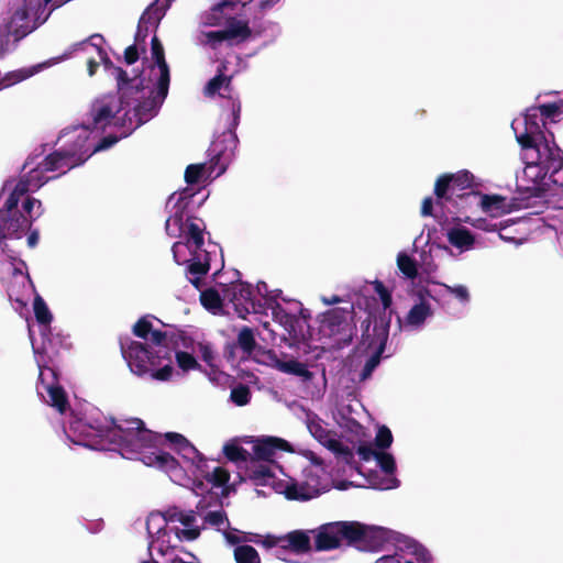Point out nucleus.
<instances>
[{"instance_id": "f257e3e1", "label": "nucleus", "mask_w": 563, "mask_h": 563, "mask_svg": "<svg viewBox=\"0 0 563 563\" xmlns=\"http://www.w3.org/2000/svg\"><path fill=\"white\" fill-rule=\"evenodd\" d=\"M537 119V114H526L523 132L516 133V140L525 151V163L527 167H540L552 184L563 187V151L552 133L551 139L544 134Z\"/></svg>"}, {"instance_id": "f03ea898", "label": "nucleus", "mask_w": 563, "mask_h": 563, "mask_svg": "<svg viewBox=\"0 0 563 563\" xmlns=\"http://www.w3.org/2000/svg\"><path fill=\"white\" fill-rule=\"evenodd\" d=\"M332 308L320 316L319 333L331 340L332 347L343 349L349 345L356 331L354 322V306Z\"/></svg>"}, {"instance_id": "7ed1b4c3", "label": "nucleus", "mask_w": 563, "mask_h": 563, "mask_svg": "<svg viewBox=\"0 0 563 563\" xmlns=\"http://www.w3.org/2000/svg\"><path fill=\"white\" fill-rule=\"evenodd\" d=\"M119 344L130 371L140 377L161 366L163 358H168V350L154 349L129 336L120 338Z\"/></svg>"}, {"instance_id": "20e7f679", "label": "nucleus", "mask_w": 563, "mask_h": 563, "mask_svg": "<svg viewBox=\"0 0 563 563\" xmlns=\"http://www.w3.org/2000/svg\"><path fill=\"white\" fill-rule=\"evenodd\" d=\"M232 121L227 131L219 135L209 148L210 169L217 176L223 174L232 162L238 148L239 139L235 130L240 123L241 102L231 100Z\"/></svg>"}, {"instance_id": "39448f33", "label": "nucleus", "mask_w": 563, "mask_h": 563, "mask_svg": "<svg viewBox=\"0 0 563 563\" xmlns=\"http://www.w3.org/2000/svg\"><path fill=\"white\" fill-rule=\"evenodd\" d=\"M372 318V313H368L367 318L362 321L361 324L362 344L366 345V351L373 350V354L368 357L360 374L361 380L368 379L374 369L379 365L389 335V320L385 318H380L379 321L375 320L371 331Z\"/></svg>"}, {"instance_id": "423d86ee", "label": "nucleus", "mask_w": 563, "mask_h": 563, "mask_svg": "<svg viewBox=\"0 0 563 563\" xmlns=\"http://www.w3.org/2000/svg\"><path fill=\"white\" fill-rule=\"evenodd\" d=\"M33 219H29L18 207L8 210L5 205L0 209V247L8 256L11 263L18 262L25 266V262L20 258V253L12 250L7 243V239L20 240L31 229Z\"/></svg>"}, {"instance_id": "0eeeda50", "label": "nucleus", "mask_w": 563, "mask_h": 563, "mask_svg": "<svg viewBox=\"0 0 563 563\" xmlns=\"http://www.w3.org/2000/svg\"><path fill=\"white\" fill-rule=\"evenodd\" d=\"M130 423L131 428L125 430L123 443L119 445L121 454L126 459H140L144 462V457L140 455L146 449L157 448L161 435L146 429L144 422L139 418H132Z\"/></svg>"}, {"instance_id": "6e6552de", "label": "nucleus", "mask_w": 563, "mask_h": 563, "mask_svg": "<svg viewBox=\"0 0 563 563\" xmlns=\"http://www.w3.org/2000/svg\"><path fill=\"white\" fill-rule=\"evenodd\" d=\"M352 526L356 531L355 540H351V547L362 552L380 551L386 543L400 542L404 538L400 533L390 529L367 526L360 521H352Z\"/></svg>"}, {"instance_id": "1a4fd4ad", "label": "nucleus", "mask_w": 563, "mask_h": 563, "mask_svg": "<svg viewBox=\"0 0 563 563\" xmlns=\"http://www.w3.org/2000/svg\"><path fill=\"white\" fill-rule=\"evenodd\" d=\"M356 531L352 521H334L322 525L314 538L316 550L330 551L341 547L344 541L351 547V540H355Z\"/></svg>"}, {"instance_id": "9d476101", "label": "nucleus", "mask_w": 563, "mask_h": 563, "mask_svg": "<svg viewBox=\"0 0 563 563\" xmlns=\"http://www.w3.org/2000/svg\"><path fill=\"white\" fill-rule=\"evenodd\" d=\"M90 154L86 152L80 153L75 150H60L54 151L47 155L33 170H38V177H43L42 174L45 172H55L63 167L71 169L76 166L81 165Z\"/></svg>"}, {"instance_id": "9b49d317", "label": "nucleus", "mask_w": 563, "mask_h": 563, "mask_svg": "<svg viewBox=\"0 0 563 563\" xmlns=\"http://www.w3.org/2000/svg\"><path fill=\"white\" fill-rule=\"evenodd\" d=\"M40 387L48 394V404L55 407L60 413L66 412L69 407L67 395L57 382V375L51 367H43L38 375Z\"/></svg>"}, {"instance_id": "f8f14e48", "label": "nucleus", "mask_w": 563, "mask_h": 563, "mask_svg": "<svg viewBox=\"0 0 563 563\" xmlns=\"http://www.w3.org/2000/svg\"><path fill=\"white\" fill-rule=\"evenodd\" d=\"M129 106L120 102L119 107L112 106L109 102H95L89 112L90 121L82 124V128L87 131L91 130H104L111 122V120L122 110Z\"/></svg>"}, {"instance_id": "ddd939ff", "label": "nucleus", "mask_w": 563, "mask_h": 563, "mask_svg": "<svg viewBox=\"0 0 563 563\" xmlns=\"http://www.w3.org/2000/svg\"><path fill=\"white\" fill-rule=\"evenodd\" d=\"M254 454L251 459H256L260 462H273L276 451L292 452L290 443L282 438L265 437L257 440L253 446Z\"/></svg>"}, {"instance_id": "4468645a", "label": "nucleus", "mask_w": 563, "mask_h": 563, "mask_svg": "<svg viewBox=\"0 0 563 563\" xmlns=\"http://www.w3.org/2000/svg\"><path fill=\"white\" fill-rule=\"evenodd\" d=\"M151 49H152V56L155 60L158 69H159V77L157 80V88H158V97L161 99H165L168 95L169 89V82H170V74H169V67L165 59V53L164 47L158 37L155 35L153 36L151 41Z\"/></svg>"}, {"instance_id": "2eb2a0df", "label": "nucleus", "mask_w": 563, "mask_h": 563, "mask_svg": "<svg viewBox=\"0 0 563 563\" xmlns=\"http://www.w3.org/2000/svg\"><path fill=\"white\" fill-rule=\"evenodd\" d=\"M49 179L51 178L38 177V170H31L27 176L22 177L15 184L13 190L7 198L4 205L8 207V210L15 209V207L19 206L21 198L30 191L31 186H34L36 189H38Z\"/></svg>"}, {"instance_id": "dca6fc26", "label": "nucleus", "mask_w": 563, "mask_h": 563, "mask_svg": "<svg viewBox=\"0 0 563 563\" xmlns=\"http://www.w3.org/2000/svg\"><path fill=\"white\" fill-rule=\"evenodd\" d=\"M252 295V286L247 283L235 282L229 285H223L222 287L223 299L232 302L236 310H240V307H243L249 311L246 305L253 303Z\"/></svg>"}, {"instance_id": "f3484780", "label": "nucleus", "mask_w": 563, "mask_h": 563, "mask_svg": "<svg viewBox=\"0 0 563 563\" xmlns=\"http://www.w3.org/2000/svg\"><path fill=\"white\" fill-rule=\"evenodd\" d=\"M156 96L148 97L146 99L140 100L139 95L130 96L131 104H134V115L137 119V126L147 122L154 115H156L159 107L162 106L165 99H161L158 97V88L156 87Z\"/></svg>"}, {"instance_id": "a211bd4d", "label": "nucleus", "mask_w": 563, "mask_h": 563, "mask_svg": "<svg viewBox=\"0 0 563 563\" xmlns=\"http://www.w3.org/2000/svg\"><path fill=\"white\" fill-rule=\"evenodd\" d=\"M186 243L175 242L172 251L174 255V260L177 264H181L179 258L180 249L187 247L190 252L192 250H202V245L205 243L203 240V230L199 227L198 223L190 221L186 225Z\"/></svg>"}, {"instance_id": "6ab92c4d", "label": "nucleus", "mask_w": 563, "mask_h": 563, "mask_svg": "<svg viewBox=\"0 0 563 563\" xmlns=\"http://www.w3.org/2000/svg\"><path fill=\"white\" fill-rule=\"evenodd\" d=\"M251 33L252 32L247 22L232 19L225 29L209 32L208 37L209 40L217 42L234 38H240L244 41L251 36Z\"/></svg>"}, {"instance_id": "aec40b11", "label": "nucleus", "mask_w": 563, "mask_h": 563, "mask_svg": "<svg viewBox=\"0 0 563 563\" xmlns=\"http://www.w3.org/2000/svg\"><path fill=\"white\" fill-rule=\"evenodd\" d=\"M246 476L256 486L268 485L275 478L273 467L267 462H260L251 459L245 468Z\"/></svg>"}, {"instance_id": "412c9836", "label": "nucleus", "mask_w": 563, "mask_h": 563, "mask_svg": "<svg viewBox=\"0 0 563 563\" xmlns=\"http://www.w3.org/2000/svg\"><path fill=\"white\" fill-rule=\"evenodd\" d=\"M115 77L118 81V88L121 92L120 102L122 104L131 106L130 96L140 95L144 90L143 80L140 79L135 84H131V79L128 73L121 67H114Z\"/></svg>"}, {"instance_id": "4be33fe9", "label": "nucleus", "mask_w": 563, "mask_h": 563, "mask_svg": "<svg viewBox=\"0 0 563 563\" xmlns=\"http://www.w3.org/2000/svg\"><path fill=\"white\" fill-rule=\"evenodd\" d=\"M426 296H430L428 289H420L418 297L420 301L411 307L406 316V323L412 327H420L426 319L432 316L433 311L429 302L426 301Z\"/></svg>"}, {"instance_id": "5701e85b", "label": "nucleus", "mask_w": 563, "mask_h": 563, "mask_svg": "<svg viewBox=\"0 0 563 563\" xmlns=\"http://www.w3.org/2000/svg\"><path fill=\"white\" fill-rule=\"evenodd\" d=\"M284 538L285 543L276 550L275 555L277 558H280V553L287 550H291L296 553H306L311 548L309 536L301 530L291 531L287 536H284Z\"/></svg>"}, {"instance_id": "b1692460", "label": "nucleus", "mask_w": 563, "mask_h": 563, "mask_svg": "<svg viewBox=\"0 0 563 563\" xmlns=\"http://www.w3.org/2000/svg\"><path fill=\"white\" fill-rule=\"evenodd\" d=\"M191 258L188 260L189 264L187 267L188 276H206L210 271V252L206 250H192L190 252ZM181 264L187 260L181 261Z\"/></svg>"}, {"instance_id": "393cba45", "label": "nucleus", "mask_w": 563, "mask_h": 563, "mask_svg": "<svg viewBox=\"0 0 563 563\" xmlns=\"http://www.w3.org/2000/svg\"><path fill=\"white\" fill-rule=\"evenodd\" d=\"M235 343L242 353L240 360L243 361L250 358L258 346L253 329L246 325L240 329Z\"/></svg>"}, {"instance_id": "a878e982", "label": "nucleus", "mask_w": 563, "mask_h": 563, "mask_svg": "<svg viewBox=\"0 0 563 563\" xmlns=\"http://www.w3.org/2000/svg\"><path fill=\"white\" fill-rule=\"evenodd\" d=\"M168 7L169 0H165L164 2H161V0H155L141 15V24L147 23V26L157 29Z\"/></svg>"}, {"instance_id": "bb28decb", "label": "nucleus", "mask_w": 563, "mask_h": 563, "mask_svg": "<svg viewBox=\"0 0 563 563\" xmlns=\"http://www.w3.org/2000/svg\"><path fill=\"white\" fill-rule=\"evenodd\" d=\"M452 184V195L456 197H464L465 195H477L476 192L463 194L465 189H471L474 183V176L468 170H460L455 174H449Z\"/></svg>"}, {"instance_id": "cd10ccee", "label": "nucleus", "mask_w": 563, "mask_h": 563, "mask_svg": "<svg viewBox=\"0 0 563 563\" xmlns=\"http://www.w3.org/2000/svg\"><path fill=\"white\" fill-rule=\"evenodd\" d=\"M448 240L453 246L465 250L471 249L475 243L474 235L465 227L449 230Z\"/></svg>"}, {"instance_id": "c85d7f7f", "label": "nucleus", "mask_w": 563, "mask_h": 563, "mask_svg": "<svg viewBox=\"0 0 563 563\" xmlns=\"http://www.w3.org/2000/svg\"><path fill=\"white\" fill-rule=\"evenodd\" d=\"M275 367L283 373L302 377L307 380L312 378V373L307 368L306 364L297 360H276Z\"/></svg>"}, {"instance_id": "c756f323", "label": "nucleus", "mask_w": 563, "mask_h": 563, "mask_svg": "<svg viewBox=\"0 0 563 563\" xmlns=\"http://www.w3.org/2000/svg\"><path fill=\"white\" fill-rule=\"evenodd\" d=\"M221 89L228 93L231 92V77L225 76L223 70L219 69L218 75L207 82L203 93L206 97H213L216 93H220Z\"/></svg>"}, {"instance_id": "7c9ffc66", "label": "nucleus", "mask_w": 563, "mask_h": 563, "mask_svg": "<svg viewBox=\"0 0 563 563\" xmlns=\"http://www.w3.org/2000/svg\"><path fill=\"white\" fill-rule=\"evenodd\" d=\"M199 352H200V355H201V358L203 360V362H206L207 365L210 367V372L208 373V376L212 382H217L220 377L228 378V376L223 372L219 371V368L216 366V364H214L216 355H214L213 349L210 344L200 343Z\"/></svg>"}, {"instance_id": "2f4dec72", "label": "nucleus", "mask_w": 563, "mask_h": 563, "mask_svg": "<svg viewBox=\"0 0 563 563\" xmlns=\"http://www.w3.org/2000/svg\"><path fill=\"white\" fill-rule=\"evenodd\" d=\"M223 454L229 461L234 463L247 464L251 460L249 451L235 442L225 443L223 445Z\"/></svg>"}, {"instance_id": "473e14b6", "label": "nucleus", "mask_w": 563, "mask_h": 563, "mask_svg": "<svg viewBox=\"0 0 563 563\" xmlns=\"http://www.w3.org/2000/svg\"><path fill=\"white\" fill-rule=\"evenodd\" d=\"M481 207L485 212L505 213L508 211L506 208V198L499 195H481Z\"/></svg>"}, {"instance_id": "72a5a7b5", "label": "nucleus", "mask_w": 563, "mask_h": 563, "mask_svg": "<svg viewBox=\"0 0 563 563\" xmlns=\"http://www.w3.org/2000/svg\"><path fill=\"white\" fill-rule=\"evenodd\" d=\"M397 267L408 279H415L418 276L417 261L405 252L397 255Z\"/></svg>"}, {"instance_id": "f704fd0d", "label": "nucleus", "mask_w": 563, "mask_h": 563, "mask_svg": "<svg viewBox=\"0 0 563 563\" xmlns=\"http://www.w3.org/2000/svg\"><path fill=\"white\" fill-rule=\"evenodd\" d=\"M324 445L340 456L345 464L353 465L355 463L353 451L341 441L329 438L324 442Z\"/></svg>"}, {"instance_id": "c9c22d12", "label": "nucleus", "mask_w": 563, "mask_h": 563, "mask_svg": "<svg viewBox=\"0 0 563 563\" xmlns=\"http://www.w3.org/2000/svg\"><path fill=\"white\" fill-rule=\"evenodd\" d=\"M233 556L236 563H261V558L255 548L242 544L234 548Z\"/></svg>"}, {"instance_id": "e433bc0d", "label": "nucleus", "mask_w": 563, "mask_h": 563, "mask_svg": "<svg viewBox=\"0 0 563 563\" xmlns=\"http://www.w3.org/2000/svg\"><path fill=\"white\" fill-rule=\"evenodd\" d=\"M35 319L40 324L47 325L52 322L53 316L41 296H36L33 301Z\"/></svg>"}, {"instance_id": "4c0bfd02", "label": "nucleus", "mask_w": 563, "mask_h": 563, "mask_svg": "<svg viewBox=\"0 0 563 563\" xmlns=\"http://www.w3.org/2000/svg\"><path fill=\"white\" fill-rule=\"evenodd\" d=\"M434 195L438 199V203H440L441 199H445L446 201L451 200V196L453 195L449 174H443L437 179L434 184Z\"/></svg>"}, {"instance_id": "58836bf2", "label": "nucleus", "mask_w": 563, "mask_h": 563, "mask_svg": "<svg viewBox=\"0 0 563 563\" xmlns=\"http://www.w3.org/2000/svg\"><path fill=\"white\" fill-rule=\"evenodd\" d=\"M223 298L213 288L206 289L200 294V302L207 310H216L222 307Z\"/></svg>"}, {"instance_id": "ea45409f", "label": "nucleus", "mask_w": 563, "mask_h": 563, "mask_svg": "<svg viewBox=\"0 0 563 563\" xmlns=\"http://www.w3.org/2000/svg\"><path fill=\"white\" fill-rule=\"evenodd\" d=\"M374 290L378 295L382 305H383V314L379 316V318H374V321H379L380 318H385L386 320L390 321V318H386V310L390 308L393 303V298L390 291L386 288V286L380 280H375L373 283Z\"/></svg>"}, {"instance_id": "a19ab883", "label": "nucleus", "mask_w": 563, "mask_h": 563, "mask_svg": "<svg viewBox=\"0 0 563 563\" xmlns=\"http://www.w3.org/2000/svg\"><path fill=\"white\" fill-rule=\"evenodd\" d=\"M179 514L180 511L176 508V507H172V508H168L166 511L164 512H157V514H154L152 512L147 520H146V530L150 534H152V529H151V522L153 520H155L157 517H162L164 522L167 523V522H173V521H178V518H179ZM166 525H164L163 527H159L157 529V533L161 532V530H163L165 528Z\"/></svg>"}, {"instance_id": "79ce46f5", "label": "nucleus", "mask_w": 563, "mask_h": 563, "mask_svg": "<svg viewBox=\"0 0 563 563\" xmlns=\"http://www.w3.org/2000/svg\"><path fill=\"white\" fill-rule=\"evenodd\" d=\"M148 461H144L147 465L157 464L159 467L165 468H176L178 466L177 460L167 452H158L157 454H154L153 456L147 457Z\"/></svg>"}, {"instance_id": "37998d69", "label": "nucleus", "mask_w": 563, "mask_h": 563, "mask_svg": "<svg viewBox=\"0 0 563 563\" xmlns=\"http://www.w3.org/2000/svg\"><path fill=\"white\" fill-rule=\"evenodd\" d=\"M132 419H126L121 421L120 423H117L114 419L111 420V427L107 428V435L117 441L118 445L123 443V435L125 433V430L131 428Z\"/></svg>"}, {"instance_id": "c03bdc74", "label": "nucleus", "mask_w": 563, "mask_h": 563, "mask_svg": "<svg viewBox=\"0 0 563 563\" xmlns=\"http://www.w3.org/2000/svg\"><path fill=\"white\" fill-rule=\"evenodd\" d=\"M230 399L232 402L240 407L247 405L251 400V390L249 386L239 384L238 386L233 387L230 394Z\"/></svg>"}, {"instance_id": "a18cd8bd", "label": "nucleus", "mask_w": 563, "mask_h": 563, "mask_svg": "<svg viewBox=\"0 0 563 563\" xmlns=\"http://www.w3.org/2000/svg\"><path fill=\"white\" fill-rule=\"evenodd\" d=\"M33 74V71L26 69H18L14 71H10L0 80V90L20 82L31 77Z\"/></svg>"}, {"instance_id": "49530a36", "label": "nucleus", "mask_w": 563, "mask_h": 563, "mask_svg": "<svg viewBox=\"0 0 563 563\" xmlns=\"http://www.w3.org/2000/svg\"><path fill=\"white\" fill-rule=\"evenodd\" d=\"M176 361L178 366L185 372L190 369H201V365L197 362L194 355L188 352H176Z\"/></svg>"}, {"instance_id": "de8ad7c7", "label": "nucleus", "mask_w": 563, "mask_h": 563, "mask_svg": "<svg viewBox=\"0 0 563 563\" xmlns=\"http://www.w3.org/2000/svg\"><path fill=\"white\" fill-rule=\"evenodd\" d=\"M163 361H166L165 364H161V368H154L148 374H151V377L155 380L161 382H167L170 379L173 375V366H172V360H170V352L168 351V358H163Z\"/></svg>"}, {"instance_id": "09e8293b", "label": "nucleus", "mask_w": 563, "mask_h": 563, "mask_svg": "<svg viewBox=\"0 0 563 563\" xmlns=\"http://www.w3.org/2000/svg\"><path fill=\"white\" fill-rule=\"evenodd\" d=\"M206 481L214 487L224 486L230 479V473L223 467H216L211 473L205 476Z\"/></svg>"}, {"instance_id": "8fccbe9b", "label": "nucleus", "mask_w": 563, "mask_h": 563, "mask_svg": "<svg viewBox=\"0 0 563 563\" xmlns=\"http://www.w3.org/2000/svg\"><path fill=\"white\" fill-rule=\"evenodd\" d=\"M405 544L407 549L411 550V553L416 556L418 562L429 563L431 561V555L427 549L418 544L415 540L405 539Z\"/></svg>"}, {"instance_id": "3c124183", "label": "nucleus", "mask_w": 563, "mask_h": 563, "mask_svg": "<svg viewBox=\"0 0 563 563\" xmlns=\"http://www.w3.org/2000/svg\"><path fill=\"white\" fill-rule=\"evenodd\" d=\"M153 324L148 319V316L140 318L132 328V332L135 336L147 340L152 332Z\"/></svg>"}, {"instance_id": "603ef678", "label": "nucleus", "mask_w": 563, "mask_h": 563, "mask_svg": "<svg viewBox=\"0 0 563 563\" xmlns=\"http://www.w3.org/2000/svg\"><path fill=\"white\" fill-rule=\"evenodd\" d=\"M376 461L384 473L389 475H393L395 473L396 462L390 453L378 452L376 455Z\"/></svg>"}, {"instance_id": "864d4df0", "label": "nucleus", "mask_w": 563, "mask_h": 563, "mask_svg": "<svg viewBox=\"0 0 563 563\" xmlns=\"http://www.w3.org/2000/svg\"><path fill=\"white\" fill-rule=\"evenodd\" d=\"M393 443V434L388 427L382 426L375 437V445L380 450L390 448Z\"/></svg>"}, {"instance_id": "5fc2aeb1", "label": "nucleus", "mask_w": 563, "mask_h": 563, "mask_svg": "<svg viewBox=\"0 0 563 563\" xmlns=\"http://www.w3.org/2000/svg\"><path fill=\"white\" fill-rule=\"evenodd\" d=\"M205 170L203 164H191L188 165L185 170V180L189 185L198 184L202 177Z\"/></svg>"}, {"instance_id": "6e6d98bb", "label": "nucleus", "mask_w": 563, "mask_h": 563, "mask_svg": "<svg viewBox=\"0 0 563 563\" xmlns=\"http://www.w3.org/2000/svg\"><path fill=\"white\" fill-rule=\"evenodd\" d=\"M165 439L174 445L175 450H185L186 448L190 449L189 441L180 433L177 432H167L165 433Z\"/></svg>"}, {"instance_id": "4d7b16f0", "label": "nucleus", "mask_w": 563, "mask_h": 563, "mask_svg": "<svg viewBox=\"0 0 563 563\" xmlns=\"http://www.w3.org/2000/svg\"><path fill=\"white\" fill-rule=\"evenodd\" d=\"M538 110L543 118L552 120L562 113L561 106L555 102L540 104Z\"/></svg>"}, {"instance_id": "13d9d810", "label": "nucleus", "mask_w": 563, "mask_h": 563, "mask_svg": "<svg viewBox=\"0 0 563 563\" xmlns=\"http://www.w3.org/2000/svg\"><path fill=\"white\" fill-rule=\"evenodd\" d=\"M224 521H228V517L223 510L209 511L205 516V522L213 527H220Z\"/></svg>"}, {"instance_id": "bf43d9fd", "label": "nucleus", "mask_w": 563, "mask_h": 563, "mask_svg": "<svg viewBox=\"0 0 563 563\" xmlns=\"http://www.w3.org/2000/svg\"><path fill=\"white\" fill-rule=\"evenodd\" d=\"M166 338L167 332L152 329L147 340L155 346L154 349L168 350L165 345Z\"/></svg>"}, {"instance_id": "052dcab7", "label": "nucleus", "mask_w": 563, "mask_h": 563, "mask_svg": "<svg viewBox=\"0 0 563 563\" xmlns=\"http://www.w3.org/2000/svg\"><path fill=\"white\" fill-rule=\"evenodd\" d=\"M240 531L236 529H233L232 531H224L223 536L228 543L234 544V545H241L242 542L251 541V539L246 534H239Z\"/></svg>"}, {"instance_id": "680f3d73", "label": "nucleus", "mask_w": 563, "mask_h": 563, "mask_svg": "<svg viewBox=\"0 0 563 563\" xmlns=\"http://www.w3.org/2000/svg\"><path fill=\"white\" fill-rule=\"evenodd\" d=\"M448 291L450 294H453L459 300L462 302H467L470 300V294L465 286L457 285V286H445Z\"/></svg>"}, {"instance_id": "e2e57ef3", "label": "nucleus", "mask_w": 563, "mask_h": 563, "mask_svg": "<svg viewBox=\"0 0 563 563\" xmlns=\"http://www.w3.org/2000/svg\"><path fill=\"white\" fill-rule=\"evenodd\" d=\"M377 451L373 450L372 444L363 443L357 448V454L363 461L376 460Z\"/></svg>"}, {"instance_id": "0e129e2a", "label": "nucleus", "mask_w": 563, "mask_h": 563, "mask_svg": "<svg viewBox=\"0 0 563 563\" xmlns=\"http://www.w3.org/2000/svg\"><path fill=\"white\" fill-rule=\"evenodd\" d=\"M172 225H175L179 231L183 230L184 223L181 212L177 211L166 220V231L168 232V234L175 235L174 233L169 232Z\"/></svg>"}, {"instance_id": "69168bd1", "label": "nucleus", "mask_w": 563, "mask_h": 563, "mask_svg": "<svg viewBox=\"0 0 563 563\" xmlns=\"http://www.w3.org/2000/svg\"><path fill=\"white\" fill-rule=\"evenodd\" d=\"M139 59V51L136 44L128 46L124 51V62L128 65H133Z\"/></svg>"}, {"instance_id": "338daca9", "label": "nucleus", "mask_w": 563, "mask_h": 563, "mask_svg": "<svg viewBox=\"0 0 563 563\" xmlns=\"http://www.w3.org/2000/svg\"><path fill=\"white\" fill-rule=\"evenodd\" d=\"M238 345L235 342H228L225 343L224 347H223V356L224 358L230 362V363H234L235 360H236V350H238Z\"/></svg>"}, {"instance_id": "774afa93", "label": "nucleus", "mask_w": 563, "mask_h": 563, "mask_svg": "<svg viewBox=\"0 0 563 563\" xmlns=\"http://www.w3.org/2000/svg\"><path fill=\"white\" fill-rule=\"evenodd\" d=\"M285 543L284 537H275V536H266L263 540V545L271 549V548H277L279 549L282 544Z\"/></svg>"}]
</instances>
